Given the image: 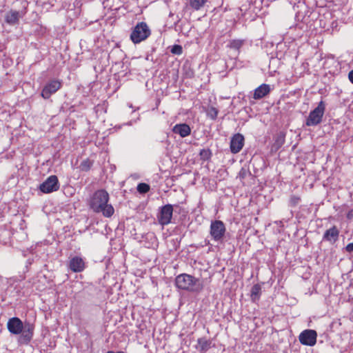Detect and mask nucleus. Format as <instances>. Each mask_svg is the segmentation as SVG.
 I'll return each mask as SVG.
<instances>
[{
    "label": "nucleus",
    "instance_id": "nucleus-22",
    "mask_svg": "<svg viewBox=\"0 0 353 353\" xmlns=\"http://www.w3.org/2000/svg\"><path fill=\"white\" fill-rule=\"evenodd\" d=\"M140 194H145L150 190V185L145 183H140L137 188Z\"/></svg>",
    "mask_w": 353,
    "mask_h": 353
},
{
    "label": "nucleus",
    "instance_id": "nucleus-30",
    "mask_svg": "<svg viewBox=\"0 0 353 353\" xmlns=\"http://www.w3.org/2000/svg\"><path fill=\"white\" fill-rule=\"evenodd\" d=\"M106 353H124L122 351L114 352V351H108Z\"/></svg>",
    "mask_w": 353,
    "mask_h": 353
},
{
    "label": "nucleus",
    "instance_id": "nucleus-31",
    "mask_svg": "<svg viewBox=\"0 0 353 353\" xmlns=\"http://www.w3.org/2000/svg\"><path fill=\"white\" fill-rule=\"evenodd\" d=\"M179 21H180V18L178 16H176V19L174 22V25H176L179 22Z\"/></svg>",
    "mask_w": 353,
    "mask_h": 353
},
{
    "label": "nucleus",
    "instance_id": "nucleus-12",
    "mask_svg": "<svg viewBox=\"0 0 353 353\" xmlns=\"http://www.w3.org/2000/svg\"><path fill=\"white\" fill-rule=\"evenodd\" d=\"M244 145V137L241 134H236L230 141V150L234 154L238 153Z\"/></svg>",
    "mask_w": 353,
    "mask_h": 353
},
{
    "label": "nucleus",
    "instance_id": "nucleus-6",
    "mask_svg": "<svg viewBox=\"0 0 353 353\" xmlns=\"http://www.w3.org/2000/svg\"><path fill=\"white\" fill-rule=\"evenodd\" d=\"M59 188V180L56 175L50 176L39 185V190L45 194L55 192L58 190Z\"/></svg>",
    "mask_w": 353,
    "mask_h": 353
},
{
    "label": "nucleus",
    "instance_id": "nucleus-32",
    "mask_svg": "<svg viewBox=\"0 0 353 353\" xmlns=\"http://www.w3.org/2000/svg\"><path fill=\"white\" fill-rule=\"evenodd\" d=\"M221 231H222V234H223L224 231H225V228L223 227V224L222 223V229H221Z\"/></svg>",
    "mask_w": 353,
    "mask_h": 353
},
{
    "label": "nucleus",
    "instance_id": "nucleus-26",
    "mask_svg": "<svg viewBox=\"0 0 353 353\" xmlns=\"http://www.w3.org/2000/svg\"><path fill=\"white\" fill-rule=\"evenodd\" d=\"M201 158L203 160H206L210 157V152L209 150H201L200 152Z\"/></svg>",
    "mask_w": 353,
    "mask_h": 353
},
{
    "label": "nucleus",
    "instance_id": "nucleus-24",
    "mask_svg": "<svg viewBox=\"0 0 353 353\" xmlns=\"http://www.w3.org/2000/svg\"><path fill=\"white\" fill-rule=\"evenodd\" d=\"M170 52L176 55H181L183 53V48L180 45H174L172 46Z\"/></svg>",
    "mask_w": 353,
    "mask_h": 353
},
{
    "label": "nucleus",
    "instance_id": "nucleus-15",
    "mask_svg": "<svg viewBox=\"0 0 353 353\" xmlns=\"http://www.w3.org/2000/svg\"><path fill=\"white\" fill-rule=\"evenodd\" d=\"M172 132L174 134H179L181 137H186L190 134L191 128L186 123L176 124L173 128Z\"/></svg>",
    "mask_w": 353,
    "mask_h": 353
},
{
    "label": "nucleus",
    "instance_id": "nucleus-19",
    "mask_svg": "<svg viewBox=\"0 0 353 353\" xmlns=\"http://www.w3.org/2000/svg\"><path fill=\"white\" fill-rule=\"evenodd\" d=\"M196 348L201 352L207 351L210 347V342L204 339H199Z\"/></svg>",
    "mask_w": 353,
    "mask_h": 353
},
{
    "label": "nucleus",
    "instance_id": "nucleus-28",
    "mask_svg": "<svg viewBox=\"0 0 353 353\" xmlns=\"http://www.w3.org/2000/svg\"><path fill=\"white\" fill-rule=\"evenodd\" d=\"M347 219L351 220L353 219V209L348 211L347 213Z\"/></svg>",
    "mask_w": 353,
    "mask_h": 353
},
{
    "label": "nucleus",
    "instance_id": "nucleus-11",
    "mask_svg": "<svg viewBox=\"0 0 353 353\" xmlns=\"http://www.w3.org/2000/svg\"><path fill=\"white\" fill-rule=\"evenodd\" d=\"M243 40L236 39L230 41L226 48L228 49V52L232 59H236L239 53V50L243 44Z\"/></svg>",
    "mask_w": 353,
    "mask_h": 353
},
{
    "label": "nucleus",
    "instance_id": "nucleus-8",
    "mask_svg": "<svg viewBox=\"0 0 353 353\" xmlns=\"http://www.w3.org/2000/svg\"><path fill=\"white\" fill-rule=\"evenodd\" d=\"M62 82L59 79L50 80L43 87L41 91V97L45 99H49L52 94L57 92L61 88Z\"/></svg>",
    "mask_w": 353,
    "mask_h": 353
},
{
    "label": "nucleus",
    "instance_id": "nucleus-4",
    "mask_svg": "<svg viewBox=\"0 0 353 353\" xmlns=\"http://www.w3.org/2000/svg\"><path fill=\"white\" fill-rule=\"evenodd\" d=\"M151 34V30L145 22L137 23L130 34V39L137 44L147 39Z\"/></svg>",
    "mask_w": 353,
    "mask_h": 353
},
{
    "label": "nucleus",
    "instance_id": "nucleus-5",
    "mask_svg": "<svg viewBox=\"0 0 353 353\" xmlns=\"http://www.w3.org/2000/svg\"><path fill=\"white\" fill-rule=\"evenodd\" d=\"M325 110V104L321 101L317 107L311 111L306 119L305 125L307 126H316L321 121Z\"/></svg>",
    "mask_w": 353,
    "mask_h": 353
},
{
    "label": "nucleus",
    "instance_id": "nucleus-20",
    "mask_svg": "<svg viewBox=\"0 0 353 353\" xmlns=\"http://www.w3.org/2000/svg\"><path fill=\"white\" fill-rule=\"evenodd\" d=\"M207 0H190V6L195 10H200L205 3Z\"/></svg>",
    "mask_w": 353,
    "mask_h": 353
},
{
    "label": "nucleus",
    "instance_id": "nucleus-1",
    "mask_svg": "<svg viewBox=\"0 0 353 353\" xmlns=\"http://www.w3.org/2000/svg\"><path fill=\"white\" fill-rule=\"evenodd\" d=\"M7 328L12 334H20L18 341L21 344L28 345L34 336V325L29 321L23 323L18 317L9 319Z\"/></svg>",
    "mask_w": 353,
    "mask_h": 353
},
{
    "label": "nucleus",
    "instance_id": "nucleus-16",
    "mask_svg": "<svg viewBox=\"0 0 353 353\" xmlns=\"http://www.w3.org/2000/svg\"><path fill=\"white\" fill-rule=\"evenodd\" d=\"M270 90V86L268 84L263 83L254 90L253 98L256 100L261 99L267 96Z\"/></svg>",
    "mask_w": 353,
    "mask_h": 353
},
{
    "label": "nucleus",
    "instance_id": "nucleus-27",
    "mask_svg": "<svg viewBox=\"0 0 353 353\" xmlns=\"http://www.w3.org/2000/svg\"><path fill=\"white\" fill-rule=\"evenodd\" d=\"M345 250L348 252H353V242L347 244L345 247Z\"/></svg>",
    "mask_w": 353,
    "mask_h": 353
},
{
    "label": "nucleus",
    "instance_id": "nucleus-10",
    "mask_svg": "<svg viewBox=\"0 0 353 353\" xmlns=\"http://www.w3.org/2000/svg\"><path fill=\"white\" fill-rule=\"evenodd\" d=\"M26 10L17 11L11 10L8 12L5 15V21L11 26H14L19 23V19L26 14Z\"/></svg>",
    "mask_w": 353,
    "mask_h": 353
},
{
    "label": "nucleus",
    "instance_id": "nucleus-21",
    "mask_svg": "<svg viewBox=\"0 0 353 353\" xmlns=\"http://www.w3.org/2000/svg\"><path fill=\"white\" fill-rule=\"evenodd\" d=\"M92 165V161L88 159H86L85 160H83L81 163L79 168H80L81 170L87 172L91 168Z\"/></svg>",
    "mask_w": 353,
    "mask_h": 353
},
{
    "label": "nucleus",
    "instance_id": "nucleus-23",
    "mask_svg": "<svg viewBox=\"0 0 353 353\" xmlns=\"http://www.w3.org/2000/svg\"><path fill=\"white\" fill-rule=\"evenodd\" d=\"M218 112V110L215 108L210 107L207 110V115L212 119H214L217 117Z\"/></svg>",
    "mask_w": 353,
    "mask_h": 353
},
{
    "label": "nucleus",
    "instance_id": "nucleus-2",
    "mask_svg": "<svg viewBox=\"0 0 353 353\" xmlns=\"http://www.w3.org/2000/svg\"><path fill=\"white\" fill-rule=\"evenodd\" d=\"M109 194L105 190H97L90 201V208L97 213H102L105 217H110L114 212V209L108 203Z\"/></svg>",
    "mask_w": 353,
    "mask_h": 353
},
{
    "label": "nucleus",
    "instance_id": "nucleus-14",
    "mask_svg": "<svg viewBox=\"0 0 353 353\" xmlns=\"http://www.w3.org/2000/svg\"><path fill=\"white\" fill-rule=\"evenodd\" d=\"M339 231L336 226L327 230L323 236V240L330 243H335L339 238Z\"/></svg>",
    "mask_w": 353,
    "mask_h": 353
},
{
    "label": "nucleus",
    "instance_id": "nucleus-9",
    "mask_svg": "<svg viewBox=\"0 0 353 353\" xmlns=\"http://www.w3.org/2000/svg\"><path fill=\"white\" fill-rule=\"evenodd\" d=\"M173 214V207L170 204H167L161 208L159 213L157 215V219L161 225H168L171 222Z\"/></svg>",
    "mask_w": 353,
    "mask_h": 353
},
{
    "label": "nucleus",
    "instance_id": "nucleus-25",
    "mask_svg": "<svg viewBox=\"0 0 353 353\" xmlns=\"http://www.w3.org/2000/svg\"><path fill=\"white\" fill-rule=\"evenodd\" d=\"M300 201V198L298 196L292 195L290 199V205L291 206H296Z\"/></svg>",
    "mask_w": 353,
    "mask_h": 353
},
{
    "label": "nucleus",
    "instance_id": "nucleus-3",
    "mask_svg": "<svg viewBox=\"0 0 353 353\" xmlns=\"http://www.w3.org/2000/svg\"><path fill=\"white\" fill-rule=\"evenodd\" d=\"M175 285L178 289L190 292H199L203 288L199 279L188 274L178 275L175 278Z\"/></svg>",
    "mask_w": 353,
    "mask_h": 353
},
{
    "label": "nucleus",
    "instance_id": "nucleus-29",
    "mask_svg": "<svg viewBox=\"0 0 353 353\" xmlns=\"http://www.w3.org/2000/svg\"><path fill=\"white\" fill-rule=\"evenodd\" d=\"M350 81L353 83V70L350 71L348 74Z\"/></svg>",
    "mask_w": 353,
    "mask_h": 353
},
{
    "label": "nucleus",
    "instance_id": "nucleus-18",
    "mask_svg": "<svg viewBox=\"0 0 353 353\" xmlns=\"http://www.w3.org/2000/svg\"><path fill=\"white\" fill-rule=\"evenodd\" d=\"M261 294V286L260 284H255L251 290V299L252 301L256 302L259 300Z\"/></svg>",
    "mask_w": 353,
    "mask_h": 353
},
{
    "label": "nucleus",
    "instance_id": "nucleus-33",
    "mask_svg": "<svg viewBox=\"0 0 353 353\" xmlns=\"http://www.w3.org/2000/svg\"><path fill=\"white\" fill-rule=\"evenodd\" d=\"M173 16H174V14L172 12H170L169 17H172Z\"/></svg>",
    "mask_w": 353,
    "mask_h": 353
},
{
    "label": "nucleus",
    "instance_id": "nucleus-13",
    "mask_svg": "<svg viewBox=\"0 0 353 353\" xmlns=\"http://www.w3.org/2000/svg\"><path fill=\"white\" fill-rule=\"evenodd\" d=\"M69 268L73 272H81L85 269V262L81 257L75 256L70 259Z\"/></svg>",
    "mask_w": 353,
    "mask_h": 353
},
{
    "label": "nucleus",
    "instance_id": "nucleus-17",
    "mask_svg": "<svg viewBox=\"0 0 353 353\" xmlns=\"http://www.w3.org/2000/svg\"><path fill=\"white\" fill-rule=\"evenodd\" d=\"M210 234L215 241H219L221 239V221L216 220L212 222Z\"/></svg>",
    "mask_w": 353,
    "mask_h": 353
},
{
    "label": "nucleus",
    "instance_id": "nucleus-7",
    "mask_svg": "<svg viewBox=\"0 0 353 353\" xmlns=\"http://www.w3.org/2000/svg\"><path fill=\"white\" fill-rule=\"evenodd\" d=\"M317 332L314 330H305L299 336V342L303 345L314 346L316 343Z\"/></svg>",
    "mask_w": 353,
    "mask_h": 353
}]
</instances>
